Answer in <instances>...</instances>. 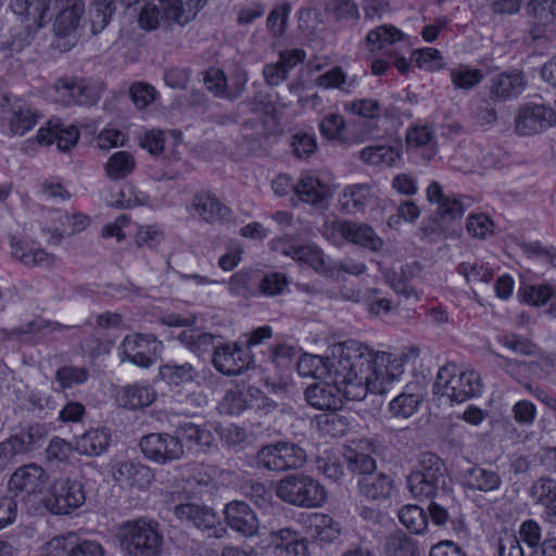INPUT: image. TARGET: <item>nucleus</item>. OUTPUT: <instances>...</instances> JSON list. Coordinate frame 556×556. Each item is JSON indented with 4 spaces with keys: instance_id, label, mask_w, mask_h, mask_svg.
Listing matches in <instances>:
<instances>
[{
    "instance_id": "nucleus-49",
    "label": "nucleus",
    "mask_w": 556,
    "mask_h": 556,
    "mask_svg": "<svg viewBox=\"0 0 556 556\" xmlns=\"http://www.w3.org/2000/svg\"><path fill=\"white\" fill-rule=\"evenodd\" d=\"M23 454L31 452L36 445L46 437V429L42 425L34 424L12 435Z\"/></svg>"
},
{
    "instance_id": "nucleus-12",
    "label": "nucleus",
    "mask_w": 556,
    "mask_h": 556,
    "mask_svg": "<svg viewBox=\"0 0 556 556\" xmlns=\"http://www.w3.org/2000/svg\"><path fill=\"white\" fill-rule=\"evenodd\" d=\"M139 446L148 459L160 465L178 460L185 454L175 434L149 433L141 438Z\"/></svg>"
},
{
    "instance_id": "nucleus-60",
    "label": "nucleus",
    "mask_w": 556,
    "mask_h": 556,
    "mask_svg": "<svg viewBox=\"0 0 556 556\" xmlns=\"http://www.w3.org/2000/svg\"><path fill=\"white\" fill-rule=\"evenodd\" d=\"M555 289L556 286L547 283L527 286L523 288V298L534 306H542L553 298Z\"/></svg>"
},
{
    "instance_id": "nucleus-40",
    "label": "nucleus",
    "mask_w": 556,
    "mask_h": 556,
    "mask_svg": "<svg viewBox=\"0 0 556 556\" xmlns=\"http://www.w3.org/2000/svg\"><path fill=\"white\" fill-rule=\"evenodd\" d=\"M384 552L387 556H419L420 554L417 541L402 532L387 538Z\"/></svg>"
},
{
    "instance_id": "nucleus-30",
    "label": "nucleus",
    "mask_w": 556,
    "mask_h": 556,
    "mask_svg": "<svg viewBox=\"0 0 556 556\" xmlns=\"http://www.w3.org/2000/svg\"><path fill=\"white\" fill-rule=\"evenodd\" d=\"M328 186L311 174H303L294 187V193L299 199L312 205H318L324 202L328 197Z\"/></svg>"
},
{
    "instance_id": "nucleus-56",
    "label": "nucleus",
    "mask_w": 556,
    "mask_h": 556,
    "mask_svg": "<svg viewBox=\"0 0 556 556\" xmlns=\"http://www.w3.org/2000/svg\"><path fill=\"white\" fill-rule=\"evenodd\" d=\"M498 341L503 346L523 356H534L539 352L536 344L517 333L503 334Z\"/></svg>"
},
{
    "instance_id": "nucleus-31",
    "label": "nucleus",
    "mask_w": 556,
    "mask_h": 556,
    "mask_svg": "<svg viewBox=\"0 0 556 556\" xmlns=\"http://www.w3.org/2000/svg\"><path fill=\"white\" fill-rule=\"evenodd\" d=\"M11 131L17 136H24L41 117L36 110L21 99H15L11 106Z\"/></svg>"
},
{
    "instance_id": "nucleus-24",
    "label": "nucleus",
    "mask_w": 556,
    "mask_h": 556,
    "mask_svg": "<svg viewBox=\"0 0 556 556\" xmlns=\"http://www.w3.org/2000/svg\"><path fill=\"white\" fill-rule=\"evenodd\" d=\"M113 477L124 486L144 490L152 482L154 475L147 465L125 460L115 466Z\"/></svg>"
},
{
    "instance_id": "nucleus-48",
    "label": "nucleus",
    "mask_w": 556,
    "mask_h": 556,
    "mask_svg": "<svg viewBox=\"0 0 556 556\" xmlns=\"http://www.w3.org/2000/svg\"><path fill=\"white\" fill-rule=\"evenodd\" d=\"M345 121L340 114L327 115L319 123V131L325 138L349 143V139L345 136Z\"/></svg>"
},
{
    "instance_id": "nucleus-45",
    "label": "nucleus",
    "mask_w": 556,
    "mask_h": 556,
    "mask_svg": "<svg viewBox=\"0 0 556 556\" xmlns=\"http://www.w3.org/2000/svg\"><path fill=\"white\" fill-rule=\"evenodd\" d=\"M291 254L294 260L302 261L313 267L315 270L326 271L328 270L327 260L324 252L309 245H302L291 248L290 251L286 252Z\"/></svg>"
},
{
    "instance_id": "nucleus-5",
    "label": "nucleus",
    "mask_w": 556,
    "mask_h": 556,
    "mask_svg": "<svg viewBox=\"0 0 556 556\" xmlns=\"http://www.w3.org/2000/svg\"><path fill=\"white\" fill-rule=\"evenodd\" d=\"M479 375L473 370H460L455 364L442 366L433 384V394L451 402L464 403L481 393Z\"/></svg>"
},
{
    "instance_id": "nucleus-2",
    "label": "nucleus",
    "mask_w": 556,
    "mask_h": 556,
    "mask_svg": "<svg viewBox=\"0 0 556 556\" xmlns=\"http://www.w3.org/2000/svg\"><path fill=\"white\" fill-rule=\"evenodd\" d=\"M121 548L126 556H161L164 536L156 521L139 518L121 525Z\"/></svg>"
},
{
    "instance_id": "nucleus-28",
    "label": "nucleus",
    "mask_w": 556,
    "mask_h": 556,
    "mask_svg": "<svg viewBox=\"0 0 556 556\" xmlns=\"http://www.w3.org/2000/svg\"><path fill=\"white\" fill-rule=\"evenodd\" d=\"M53 556H104V548L94 541L76 543L73 536H56L49 542Z\"/></svg>"
},
{
    "instance_id": "nucleus-25",
    "label": "nucleus",
    "mask_w": 556,
    "mask_h": 556,
    "mask_svg": "<svg viewBox=\"0 0 556 556\" xmlns=\"http://www.w3.org/2000/svg\"><path fill=\"white\" fill-rule=\"evenodd\" d=\"M79 138V131L76 127H62L60 119H50L46 126H42L37 132L39 143L52 144L56 143L61 151H68L76 146Z\"/></svg>"
},
{
    "instance_id": "nucleus-9",
    "label": "nucleus",
    "mask_w": 556,
    "mask_h": 556,
    "mask_svg": "<svg viewBox=\"0 0 556 556\" xmlns=\"http://www.w3.org/2000/svg\"><path fill=\"white\" fill-rule=\"evenodd\" d=\"M306 459V452L302 447L288 442L263 446L256 454L257 466L270 471L298 469Z\"/></svg>"
},
{
    "instance_id": "nucleus-21",
    "label": "nucleus",
    "mask_w": 556,
    "mask_h": 556,
    "mask_svg": "<svg viewBox=\"0 0 556 556\" xmlns=\"http://www.w3.org/2000/svg\"><path fill=\"white\" fill-rule=\"evenodd\" d=\"M175 437L181 444V448L186 446L189 451L208 452L215 445L213 433L205 427L193 422H181L175 430Z\"/></svg>"
},
{
    "instance_id": "nucleus-35",
    "label": "nucleus",
    "mask_w": 556,
    "mask_h": 556,
    "mask_svg": "<svg viewBox=\"0 0 556 556\" xmlns=\"http://www.w3.org/2000/svg\"><path fill=\"white\" fill-rule=\"evenodd\" d=\"M371 197L370 185L356 184L343 189L340 201L348 213L355 214L365 210Z\"/></svg>"
},
{
    "instance_id": "nucleus-33",
    "label": "nucleus",
    "mask_w": 556,
    "mask_h": 556,
    "mask_svg": "<svg viewBox=\"0 0 556 556\" xmlns=\"http://www.w3.org/2000/svg\"><path fill=\"white\" fill-rule=\"evenodd\" d=\"M111 435L106 429H92L76 439L75 450L88 456H98L105 452Z\"/></svg>"
},
{
    "instance_id": "nucleus-32",
    "label": "nucleus",
    "mask_w": 556,
    "mask_h": 556,
    "mask_svg": "<svg viewBox=\"0 0 556 556\" xmlns=\"http://www.w3.org/2000/svg\"><path fill=\"white\" fill-rule=\"evenodd\" d=\"M156 393L149 386L131 384L126 386L117 394L119 404L128 409H140L149 406L155 400Z\"/></svg>"
},
{
    "instance_id": "nucleus-20",
    "label": "nucleus",
    "mask_w": 556,
    "mask_h": 556,
    "mask_svg": "<svg viewBox=\"0 0 556 556\" xmlns=\"http://www.w3.org/2000/svg\"><path fill=\"white\" fill-rule=\"evenodd\" d=\"M402 155V143L399 139L384 138L382 142L363 148L359 160L369 166L391 167Z\"/></svg>"
},
{
    "instance_id": "nucleus-58",
    "label": "nucleus",
    "mask_w": 556,
    "mask_h": 556,
    "mask_svg": "<svg viewBox=\"0 0 556 556\" xmlns=\"http://www.w3.org/2000/svg\"><path fill=\"white\" fill-rule=\"evenodd\" d=\"M355 80H346V75L341 67H333L320 75L316 79V85L324 88H338L342 91H349L354 86Z\"/></svg>"
},
{
    "instance_id": "nucleus-18",
    "label": "nucleus",
    "mask_w": 556,
    "mask_h": 556,
    "mask_svg": "<svg viewBox=\"0 0 556 556\" xmlns=\"http://www.w3.org/2000/svg\"><path fill=\"white\" fill-rule=\"evenodd\" d=\"M252 357L237 344H224L215 348L213 365L226 376H238L250 367Z\"/></svg>"
},
{
    "instance_id": "nucleus-22",
    "label": "nucleus",
    "mask_w": 556,
    "mask_h": 556,
    "mask_svg": "<svg viewBox=\"0 0 556 556\" xmlns=\"http://www.w3.org/2000/svg\"><path fill=\"white\" fill-rule=\"evenodd\" d=\"M55 89L62 100L68 104L92 105L99 100L98 90L84 79L60 78Z\"/></svg>"
},
{
    "instance_id": "nucleus-44",
    "label": "nucleus",
    "mask_w": 556,
    "mask_h": 556,
    "mask_svg": "<svg viewBox=\"0 0 556 556\" xmlns=\"http://www.w3.org/2000/svg\"><path fill=\"white\" fill-rule=\"evenodd\" d=\"M160 376L167 383L179 386L192 381L195 377V371L189 363H167L160 367Z\"/></svg>"
},
{
    "instance_id": "nucleus-26",
    "label": "nucleus",
    "mask_w": 556,
    "mask_h": 556,
    "mask_svg": "<svg viewBox=\"0 0 556 556\" xmlns=\"http://www.w3.org/2000/svg\"><path fill=\"white\" fill-rule=\"evenodd\" d=\"M501 475L493 469L475 465L463 475V486L472 492L491 493L502 486Z\"/></svg>"
},
{
    "instance_id": "nucleus-14",
    "label": "nucleus",
    "mask_w": 556,
    "mask_h": 556,
    "mask_svg": "<svg viewBox=\"0 0 556 556\" xmlns=\"http://www.w3.org/2000/svg\"><path fill=\"white\" fill-rule=\"evenodd\" d=\"M345 383H337L331 378L330 382H316L309 384L305 390L306 402L321 410L337 412L342 408L343 400L353 401L346 394Z\"/></svg>"
},
{
    "instance_id": "nucleus-1",
    "label": "nucleus",
    "mask_w": 556,
    "mask_h": 556,
    "mask_svg": "<svg viewBox=\"0 0 556 556\" xmlns=\"http://www.w3.org/2000/svg\"><path fill=\"white\" fill-rule=\"evenodd\" d=\"M329 351L325 364L329 377L337 383H345L348 396L356 401L366 397L365 383L374 374V366L379 362L381 365L390 363L389 354L375 353L368 345L356 340L334 343Z\"/></svg>"
},
{
    "instance_id": "nucleus-3",
    "label": "nucleus",
    "mask_w": 556,
    "mask_h": 556,
    "mask_svg": "<svg viewBox=\"0 0 556 556\" xmlns=\"http://www.w3.org/2000/svg\"><path fill=\"white\" fill-rule=\"evenodd\" d=\"M51 0H11V10L25 18V25L16 29L11 40L0 42V58L9 59L34 39L36 29L46 22Z\"/></svg>"
},
{
    "instance_id": "nucleus-6",
    "label": "nucleus",
    "mask_w": 556,
    "mask_h": 556,
    "mask_svg": "<svg viewBox=\"0 0 556 556\" xmlns=\"http://www.w3.org/2000/svg\"><path fill=\"white\" fill-rule=\"evenodd\" d=\"M447 469L433 453L420 455L419 468L407 477V488L415 497L434 498L446 493Z\"/></svg>"
},
{
    "instance_id": "nucleus-34",
    "label": "nucleus",
    "mask_w": 556,
    "mask_h": 556,
    "mask_svg": "<svg viewBox=\"0 0 556 556\" xmlns=\"http://www.w3.org/2000/svg\"><path fill=\"white\" fill-rule=\"evenodd\" d=\"M372 372L365 383L366 394L371 392L382 395L392 391L393 384L400 381L403 370L401 365L395 366L394 369L386 367L384 370L378 369L377 365H375Z\"/></svg>"
},
{
    "instance_id": "nucleus-41",
    "label": "nucleus",
    "mask_w": 556,
    "mask_h": 556,
    "mask_svg": "<svg viewBox=\"0 0 556 556\" xmlns=\"http://www.w3.org/2000/svg\"><path fill=\"white\" fill-rule=\"evenodd\" d=\"M422 397L415 393L402 392L389 403V412L395 418H409L419 408Z\"/></svg>"
},
{
    "instance_id": "nucleus-8",
    "label": "nucleus",
    "mask_w": 556,
    "mask_h": 556,
    "mask_svg": "<svg viewBox=\"0 0 556 556\" xmlns=\"http://www.w3.org/2000/svg\"><path fill=\"white\" fill-rule=\"evenodd\" d=\"M86 501L84 485L70 478L58 479L41 498L43 507L53 515H68Z\"/></svg>"
},
{
    "instance_id": "nucleus-16",
    "label": "nucleus",
    "mask_w": 556,
    "mask_h": 556,
    "mask_svg": "<svg viewBox=\"0 0 556 556\" xmlns=\"http://www.w3.org/2000/svg\"><path fill=\"white\" fill-rule=\"evenodd\" d=\"M378 451L379 444L372 439L363 438L353 442V445L349 446L343 454L348 469L359 478L372 473L377 469L372 454Z\"/></svg>"
},
{
    "instance_id": "nucleus-13",
    "label": "nucleus",
    "mask_w": 556,
    "mask_h": 556,
    "mask_svg": "<svg viewBox=\"0 0 556 556\" xmlns=\"http://www.w3.org/2000/svg\"><path fill=\"white\" fill-rule=\"evenodd\" d=\"M556 124L555 111L544 104L526 103L518 109L515 131L521 136L541 132Z\"/></svg>"
},
{
    "instance_id": "nucleus-7",
    "label": "nucleus",
    "mask_w": 556,
    "mask_h": 556,
    "mask_svg": "<svg viewBox=\"0 0 556 556\" xmlns=\"http://www.w3.org/2000/svg\"><path fill=\"white\" fill-rule=\"evenodd\" d=\"M276 493L281 501L306 508L317 507L327 500L324 486L302 472L291 473L279 480Z\"/></svg>"
},
{
    "instance_id": "nucleus-15",
    "label": "nucleus",
    "mask_w": 556,
    "mask_h": 556,
    "mask_svg": "<svg viewBox=\"0 0 556 556\" xmlns=\"http://www.w3.org/2000/svg\"><path fill=\"white\" fill-rule=\"evenodd\" d=\"M169 509L180 520H187L198 529L207 531L208 536L220 538L226 532L219 517L211 507L187 502L176 504Z\"/></svg>"
},
{
    "instance_id": "nucleus-19",
    "label": "nucleus",
    "mask_w": 556,
    "mask_h": 556,
    "mask_svg": "<svg viewBox=\"0 0 556 556\" xmlns=\"http://www.w3.org/2000/svg\"><path fill=\"white\" fill-rule=\"evenodd\" d=\"M225 519L227 525L245 538L257 533L260 522L256 514L249 504L242 501H232L225 506Z\"/></svg>"
},
{
    "instance_id": "nucleus-11",
    "label": "nucleus",
    "mask_w": 556,
    "mask_h": 556,
    "mask_svg": "<svg viewBox=\"0 0 556 556\" xmlns=\"http://www.w3.org/2000/svg\"><path fill=\"white\" fill-rule=\"evenodd\" d=\"M324 235L333 241L343 239L371 252H379L383 248V240L371 226L353 220H333L326 224Z\"/></svg>"
},
{
    "instance_id": "nucleus-59",
    "label": "nucleus",
    "mask_w": 556,
    "mask_h": 556,
    "mask_svg": "<svg viewBox=\"0 0 556 556\" xmlns=\"http://www.w3.org/2000/svg\"><path fill=\"white\" fill-rule=\"evenodd\" d=\"M484 75L481 70H470L468 67H458L451 71L452 83L457 88L471 89L480 84Z\"/></svg>"
},
{
    "instance_id": "nucleus-23",
    "label": "nucleus",
    "mask_w": 556,
    "mask_h": 556,
    "mask_svg": "<svg viewBox=\"0 0 556 556\" xmlns=\"http://www.w3.org/2000/svg\"><path fill=\"white\" fill-rule=\"evenodd\" d=\"M151 344H156V339L151 334H136L127 336L123 340L119 350L123 358L131 362L140 367H149L152 364V348ZM155 348H153V351Z\"/></svg>"
},
{
    "instance_id": "nucleus-54",
    "label": "nucleus",
    "mask_w": 556,
    "mask_h": 556,
    "mask_svg": "<svg viewBox=\"0 0 556 556\" xmlns=\"http://www.w3.org/2000/svg\"><path fill=\"white\" fill-rule=\"evenodd\" d=\"M457 273L466 279L468 283L489 282L493 277V271L489 266L478 262H463L457 266Z\"/></svg>"
},
{
    "instance_id": "nucleus-17",
    "label": "nucleus",
    "mask_w": 556,
    "mask_h": 556,
    "mask_svg": "<svg viewBox=\"0 0 556 556\" xmlns=\"http://www.w3.org/2000/svg\"><path fill=\"white\" fill-rule=\"evenodd\" d=\"M45 482V470L36 464H28L13 472L8 482V489L15 497H25L40 492Z\"/></svg>"
},
{
    "instance_id": "nucleus-64",
    "label": "nucleus",
    "mask_w": 556,
    "mask_h": 556,
    "mask_svg": "<svg viewBox=\"0 0 556 556\" xmlns=\"http://www.w3.org/2000/svg\"><path fill=\"white\" fill-rule=\"evenodd\" d=\"M317 424L321 430L332 437L342 434L348 427L346 418L336 412L318 416Z\"/></svg>"
},
{
    "instance_id": "nucleus-39",
    "label": "nucleus",
    "mask_w": 556,
    "mask_h": 556,
    "mask_svg": "<svg viewBox=\"0 0 556 556\" xmlns=\"http://www.w3.org/2000/svg\"><path fill=\"white\" fill-rule=\"evenodd\" d=\"M214 339L215 337L212 333L201 332L197 329H187L178 334L179 342L199 355L208 352L211 349L215 351L217 346Z\"/></svg>"
},
{
    "instance_id": "nucleus-38",
    "label": "nucleus",
    "mask_w": 556,
    "mask_h": 556,
    "mask_svg": "<svg viewBox=\"0 0 556 556\" xmlns=\"http://www.w3.org/2000/svg\"><path fill=\"white\" fill-rule=\"evenodd\" d=\"M53 10L58 11L53 25L55 35L58 37H66L77 28L85 11V4L53 8Z\"/></svg>"
},
{
    "instance_id": "nucleus-50",
    "label": "nucleus",
    "mask_w": 556,
    "mask_h": 556,
    "mask_svg": "<svg viewBox=\"0 0 556 556\" xmlns=\"http://www.w3.org/2000/svg\"><path fill=\"white\" fill-rule=\"evenodd\" d=\"M403 34L391 25L379 26L368 33L366 40L371 50H379L402 39Z\"/></svg>"
},
{
    "instance_id": "nucleus-46",
    "label": "nucleus",
    "mask_w": 556,
    "mask_h": 556,
    "mask_svg": "<svg viewBox=\"0 0 556 556\" xmlns=\"http://www.w3.org/2000/svg\"><path fill=\"white\" fill-rule=\"evenodd\" d=\"M135 167L132 155L126 151L114 153L106 163V174L112 179H122L129 175Z\"/></svg>"
},
{
    "instance_id": "nucleus-63",
    "label": "nucleus",
    "mask_w": 556,
    "mask_h": 556,
    "mask_svg": "<svg viewBox=\"0 0 556 556\" xmlns=\"http://www.w3.org/2000/svg\"><path fill=\"white\" fill-rule=\"evenodd\" d=\"M75 450L73 445L62 438L54 437L51 439L46 456L49 462L65 463L68 460L72 452Z\"/></svg>"
},
{
    "instance_id": "nucleus-51",
    "label": "nucleus",
    "mask_w": 556,
    "mask_h": 556,
    "mask_svg": "<svg viewBox=\"0 0 556 556\" xmlns=\"http://www.w3.org/2000/svg\"><path fill=\"white\" fill-rule=\"evenodd\" d=\"M290 11L291 4L285 1L276 4L268 14L266 24L274 37H280L286 33Z\"/></svg>"
},
{
    "instance_id": "nucleus-29",
    "label": "nucleus",
    "mask_w": 556,
    "mask_h": 556,
    "mask_svg": "<svg viewBox=\"0 0 556 556\" xmlns=\"http://www.w3.org/2000/svg\"><path fill=\"white\" fill-rule=\"evenodd\" d=\"M393 488V479L383 472L374 471L370 475L363 476L357 481L359 495L371 502L388 500Z\"/></svg>"
},
{
    "instance_id": "nucleus-62",
    "label": "nucleus",
    "mask_w": 556,
    "mask_h": 556,
    "mask_svg": "<svg viewBox=\"0 0 556 556\" xmlns=\"http://www.w3.org/2000/svg\"><path fill=\"white\" fill-rule=\"evenodd\" d=\"M288 280L285 275L279 273H271L264 276H260V286L258 292L268 295L275 296L283 292L287 288Z\"/></svg>"
},
{
    "instance_id": "nucleus-4",
    "label": "nucleus",
    "mask_w": 556,
    "mask_h": 556,
    "mask_svg": "<svg viewBox=\"0 0 556 556\" xmlns=\"http://www.w3.org/2000/svg\"><path fill=\"white\" fill-rule=\"evenodd\" d=\"M199 8L191 0H157L149 2L140 11L139 25L146 30L170 27L174 24L186 25L193 20Z\"/></svg>"
},
{
    "instance_id": "nucleus-27",
    "label": "nucleus",
    "mask_w": 556,
    "mask_h": 556,
    "mask_svg": "<svg viewBox=\"0 0 556 556\" xmlns=\"http://www.w3.org/2000/svg\"><path fill=\"white\" fill-rule=\"evenodd\" d=\"M492 99L507 101L518 97L526 88L527 80L520 71H508L498 74L490 80Z\"/></svg>"
},
{
    "instance_id": "nucleus-53",
    "label": "nucleus",
    "mask_w": 556,
    "mask_h": 556,
    "mask_svg": "<svg viewBox=\"0 0 556 556\" xmlns=\"http://www.w3.org/2000/svg\"><path fill=\"white\" fill-rule=\"evenodd\" d=\"M88 378L89 371L84 367L62 366L55 371V380L60 383L62 390L83 384Z\"/></svg>"
},
{
    "instance_id": "nucleus-43",
    "label": "nucleus",
    "mask_w": 556,
    "mask_h": 556,
    "mask_svg": "<svg viewBox=\"0 0 556 556\" xmlns=\"http://www.w3.org/2000/svg\"><path fill=\"white\" fill-rule=\"evenodd\" d=\"M311 529L316 540L327 544L334 542L341 533L340 523L328 515L317 516Z\"/></svg>"
},
{
    "instance_id": "nucleus-57",
    "label": "nucleus",
    "mask_w": 556,
    "mask_h": 556,
    "mask_svg": "<svg viewBox=\"0 0 556 556\" xmlns=\"http://www.w3.org/2000/svg\"><path fill=\"white\" fill-rule=\"evenodd\" d=\"M530 495L540 505L556 502V480L547 477L539 478L532 484Z\"/></svg>"
},
{
    "instance_id": "nucleus-37",
    "label": "nucleus",
    "mask_w": 556,
    "mask_h": 556,
    "mask_svg": "<svg viewBox=\"0 0 556 556\" xmlns=\"http://www.w3.org/2000/svg\"><path fill=\"white\" fill-rule=\"evenodd\" d=\"M229 292L235 296L249 299L258 293L260 273L257 270H241L229 279Z\"/></svg>"
},
{
    "instance_id": "nucleus-36",
    "label": "nucleus",
    "mask_w": 556,
    "mask_h": 556,
    "mask_svg": "<svg viewBox=\"0 0 556 556\" xmlns=\"http://www.w3.org/2000/svg\"><path fill=\"white\" fill-rule=\"evenodd\" d=\"M192 207L206 222H215L224 217L227 208L208 191H200L193 195Z\"/></svg>"
},
{
    "instance_id": "nucleus-10",
    "label": "nucleus",
    "mask_w": 556,
    "mask_h": 556,
    "mask_svg": "<svg viewBox=\"0 0 556 556\" xmlns=\"http://www.w3.org/2000/svg\"><path fill=\"white\" fill-rule=\"evenodd\" d=\"M427 200L430 203H435L438 208L430 223L421 228L426 237L441 235L445 230V224L460 218L464 214L462 203L457 199L444 194L441 185L437 181H432L428 186Z\"/></svg>"
},
{
    "instance_id": "nucleus-61",
    "label": "nucleus",
    "mask_w": 556,
    "mask_h": 556,
    "mask_svg": "<svg viewBox=\"0 0 556 556\" xmlns=\"http://www.w3.org/2000/svg\"><path fill=\"white\" fill-rule=\"evenodd\" d=\"M156 90L147 83H135L129 88V97L138 109H144L156 98Z\"/></svg>"
},
{
    "instance_id": "nucleus-52",
    "label": "nucleus",
    "mask_w": 556,
    "mask_h": 556,
    "mask_svg": "<svg viewBox=\"0 0 556 556\" xmlns=\"http://www.w3.org/2000/svg\"><path fill=\"white\" fill-rule=\"evenodd\" d=\"M115 11V3L105 2V0H94L91 10V33L97 35L101 33L109 24L113 12Z\"/></svg>"
},
{
    "instance_id": "nucleus-55",
    "label": "nucleus",
    "mask_w": 556,
    "mask_h": 556,
    "mask_svg": "<svg viewBox=\"0 0 556 556\" xmlns=\"http://www.w3.org/2000/svg\"><path fill=\"white\" fill-rule=\"evenodd\" d=\"M317 140L314 135L296 132L291 139V152L299 160L309 159L317 151Z\"/></svg>"
},
{
    "instance_id": "nucleus-47",
    "label": "nucleus",
    "mask_w": 556,
    "mask_h": 556,
    "mask_svg": "<svg viewBox=\"0 0 556 556\" xmlns=\"http://www.w3.org/2000/svg\"><path fill=\"white\" fill-rule=\"evenodd\" d=\"M249 409V396L247 390H229L219 403V410L227 415L238 416Z\"/></svg>"
},
{
    "instance_id": "nucleus-42",
    "label": "nucleus",
    "mask_w": 556,
    "mask_h": 556,
    "mask_svg": "<svg viewBox=\"0 0 556 556\" xmlns=\"http://www.w3.org/2000/svg\"><path fill=\"white\" fill-rule=\"evenodd\" d=\"M401 523L412 533L420 534L428 527V515L418 505H405L399 511Z\"/></svg>"
}]
</instances>
